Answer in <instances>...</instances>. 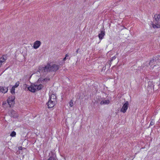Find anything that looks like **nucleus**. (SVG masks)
<instances>
[{
  "instance_id": "f257e3e1",
  "label": "nucleus",
  "mask_w": 160,
  "mask_h": 160,
  "mask_svg": "<svg viewBox=\"0 0 160 160\" xmlns=\"http://www.w3.org/2000/svg\"><path fill=\"white\" fill-rule=\"evenodd\" d=\"M152 27L154 28H160V14H155L153 17Z\"/></svg>"
},
{
  "instance_id": "f03ea898",
  "label": "nucleus",
  "mask_w": 160,
  "mask_h": 160,
  "mask_svg": "<svg viewBox=\"0 0 160 160\" xmlns=\"http://www.w3.org/2000/svg\"><path fill=\"white\" fill-rule=\"evenodd\" d=\"M50 65L49 64L44 66H39L38 68V71L40 73H42L45 76L49 72H51V70L50 69Z\"/></svg>"
},
{
  "instance_id": "7ed1b4c3",
  "label": "nucleus",
  "mask_w": 160,
  "mask_h": 160,
  "mask_svg": "<svg viewBox=\"0 0 160 160\" xmlns=\"http://www.w3.org/2000/svg\"><path fill=\"white\" fill-rule=\"evenodd\" d=\"M50 65V69L51 70V72H56L59 69L60 65L56 64H53L52 65L49 64Z\"/></svg>"
},
{
  "instance_id": "20e7f679",
  "label": "nucleus",
  "mask_w": 160,
  "mask_h": 160,
  "mask_svg": "<svg viewBox=\"0 0 160 160\" xmlns=\"http://www.w3.org/2000/svg\"><path fill=\"white\" fill-rule=\"evenodd\" d=\"M37 85L32 84L30 87L28 88V90L32 92H35L37 91Z\"/></svg>"
},
{
  "instance_id": "39448f33",
  "label": "nucleus",
  "mask_w": 160,
  "mask_h": 160,
  "mask_svg": "<svg viewBox=\"0 0 160 160\" xmlns=\"http://www.w3.org/2000/svg\"><path fill=\"white\" fill-rule=\"evenodd\" d=\"M129 105L128 101H126L123 105L122 108H121L120 111L123 113H125L127 110Z\"/></svg>"
},
{
  "instance_id": "423d86ee",
  "label": "nucleus",
  "mask_w": 160,
  "mask_h": 160,
  "mask_svg": "<svg viewBox=\"0 0 160 160\" xmlns=\"http://www.w3.org/2000/svg\"><path fill=\"white\" fill-rule=\"evenodd\" d=\"M48 108H53L55 105V102L51 100V97H49V100L47 103Z\"/></svg>"
},
{
  "instance_id": "0eeeda50",
  "label": "nucleus",
  "mask_w": 160,
  "mask_h": 160,
  "mask_svg": "<svg viewBox=\"0 0 160 160\" xmlns=\"http://www.w3.org/2000/svg\"><path fill=\"white\" fill-rule=\"evenodd\" d=\"M50 152V153H49V157L48 160H56L57 158L55 153L52 151H51Z\"/></svg>"
},
{
  "instance_id": "6e6552de",
  "label": "nucleus",
  "mask_w": 160,
  "mask_h": 160,
  "mask_svg": "<svg viewBox=\"0 0 160 160\" xmlns=\"http://www.w3.org/2000/svg\"><path fill=\"white\" fill-rule=\"evenodd\" d=\"M10 116L14 118H17L18 117V114L15 111L12 110L10 112Z\"/></svg>"
},
{
  "instance_id": "1a4fd4ad",
  "label": "nucleus",
  "mask_w": 160,
  "mask_h": 160,
  "mask_svg": "<svg viewBox=\"0 0 160 160\" xmlns=\"http://www.w3.org/2000/svg\"><path fill=\"white\" fill-rule=\"evenodd\" d=\"M103 30L101 31L100 33L98 35V37L100 40H102L103 38L104 37L105 35L104 28H103Z\"/></svg>"
},
{
  "instance_id": "9d476101",
  "label": "nucleus",
  "mask_w": 160,
  "mask_h": 160,
  "mask_svg": "<svg viewBox=\"0 0 160 160\" xmlns=\"http://www.w3.org/2000/svg\"><path fill=\"white\" fill-rule=\"evenodd\" d=\"M41 44V42L38 40L34 42L33 45V48L34 49H37L40 46Z\"/></svg>"
},
{
  "instance_id": "9b49d317",
  "label": "nucleus",
  "mask_w": 160,
  "mask_h": 160,
  "mask_svg": "<svg viewBox=\"0 0 160 160\" xmlns=\"http://www.w3.org/2000/svg\"><path fill=\"white\" fill-rule=\"evenodd\" d=\"M8 90V87L0 86V92L5 93L7 92Z\"/></svg>"
},
{
  "instance_id": "f8f14e48",
  "label": "nucleus",
  "mask_w": 160,
  "mask_h": 160,
  "mask_svg": "<svg viewBox=\"0 0 160 160\" xmlns=\"http://www.w3.org/2000/svg\"><path fill=\"white\" fill-rule=\"evenodd\" d=\"M7 55H4L2 56V57L0 58V62H4L7 59Z\"/></svg>"
},
{
  "instance_id": "ddd939ff",
  "label": "nucleus",
  "mask_w": 160,
  "mask_h": 160,
  "mask_svg": "<svg viewBox=\"0 0 160 160\" xmlns=\"http://www.w3.org/2000/svg\"><path fill=\"white\" fill-rule=\"evenodd\" d=\"M110 102V101L109 100H102L101 102H100V104L101 105H102L103 104H109Z\"/></svg>"
},
{
  "instance_id": "4468645a",
  "label": "nucleus",
  "mask_w": 160,
  "mask_h": 160,
  "mask_svg": "<svg viewBox=\"0 0 160 160\" xmlns=\"http://www.w3.org/2000/svg\"><path fill=\"white\" fill-rule=\"evenodd\" d=\"M7 103H8L10 107H11L12 105L14 103V101L11 100H8V99H7Z\"/></svg>"
},
{
  "instance_id": "2eb2a0df",
  "label": "nucleus",
  "mask_w": 160,
  "mask_h": 160,
  "mask_svg": "<svg viewBox=\"0 0 160 160\" xmlns=\"http://www.w3.org/2000/svg\"><path fill=\"white\" fill-rule=\"evenodd\" d=\"M43 86L42 84H40L39 85H37V88H36L37 90H40L43 88Z\"/></svg>"
},
{
  "instance_id": "dca6fc26",
  "label": "nucleus",
  "mask_w": 160,
  "mask_h": 160,
  "mask_svg": "<svg viewBox=\"0 0 160 160\" xmlns=\"http://www.w3.org/2000/svg\"><path fill=\"white\" fill-rule=\"evenodd\" d=\"M15 88H14V87L12 86L11 90L10 92L12 95H14L15 94Z\"/></svg>"
},
{
  "instance_id": "f3484780",
  "label": "nucleus",
  "mask_w": 160,
  "mask_h": 160,
  "mask_svg": "<svg viewBox=\"0 0 160 160\" xmlns=\"http://www.w3.org/2000/svg\"><path fill=\"white\" fill-rule=\"evenodd\" d=\"M15 99V96H12L9 97L8 99V100H11L14 101Z\"/></svg>"
},
{
  "instance_id": "a211bd4d",
  "label": "nucleus",
  "mask_w": 160,
  "mask_h": 160,
  "mask_svg": "<svg viewBox=\"0 0 160 160\" xmlns=\"http://www.w3.org/2000/svg\"><path fill=\"white\" fill-rule=\"evenodd\" d=\"M50 97H51V100L55 101L56 97L55 95L52 94Z\"/></svg>"
},
{
  "instance_id": "6ab92c4d",
  "label": "nucleus",
  "mask_w": 160,
  "mask_h": 160,
  "mask_svg": "<svg viewBox=\"0 0 160 160\" xmlns=\"http://www.w3.org/2000/svg\"><path fill=\"white\" fill-rule=\"evenodd\" d=\"M154 62V59H152L150 60L149 64V65L151 66V67L153 65Z\"/></svg>"
},
{
  "instance_id": "aec40b11",
  "label": "nucleus",
  "mask_w": 160,
  "mask_h": 160,
  "mask_svg": "<svg viewBox=\"0 0 160 160\" xmlns=\"http://www.w3.org/2000/svg\"><path fill=\"white\" fill-rule=\"evenodd\" d=\"M69 57V55H68V54H67L65 55V57L63 58V59L62 61H65L67 59H70V57H69L68 58H67V57Z\"/></svg>"
},
{
  "instance_id": "412c9836",
  "label": "nucleus",
  "mask_w": 160,
  "mask_h": 160,
  "mask_svg": "<svg viewBox=\"0 0 160 160\" xmlns=\"http://www.w3.org/2000/svg\"><path fill=\"white\" fill-rule=\"evenodd\" d=\"M16 135V132L14 131H13L12 132L10 135V136L12 137H15V136Z\"/></svg>"
},
{
  "instance_id": "4be33fe9",
  "label": "nucleus",
  "mask_w": 160,
  "mask_h": 160,
  "mask_svg": "<svg viewBox=\"0 0 160 160\" xmlns=\"http://www.w3.org/2000/svg\"><path fill=\"white\" fill-rule=\"evenodd\" d=\"M50 78H45L43 79L42 81L44 82H47L48 81H49L50 80Z\"/></svg>"
},
{
  "instance_id": "5701e85b",
  "label": "nucleus",
  "mask_w": 160,
  "mask_h": 160,
  "mask_svg": "<svg viewBox=\"0 0 160 160\" xmlns=\"http://www.w3.org/2000/svg\"><path fill=\"white\" fill-rule=\"evenodd\" d=\"M19 84H20L19 82V81H18L17 82H16L15 83V85L13 86L15 88H17L19 86Z\"/></svg>"
},
{
  "instance_id": "b1692460",
  "label": "nucleus",
  "mask_w": 160,
  "mask_h": 160,
  "mask_svg": "<svg viewBox=\"0 0 160 160\" xmlns=\"http://www.w3.org/2000/svg\"><path fill=\"white\" fill-rule=\"evenodd\" d=\"M69 106L71 107H72L73 106V103L72 101V100H71L69 103Z\"/></svg>"
},
{
  "instance_id": "393cba45",
  "label": "nucleus",
  "mask_w": 160,
  "mask_h": 160,
  "mask_svg": "<svg viewBox=\"0 0 160 160\" xmlns=\"http://www.w3.org/2000/svg\"><path fill=\"white\" fill-rule=\"evenodd\" d=\"M154 123L153 122V120L152 119L150 121V125L151 126L153 125L154 124Z\"/></svg>"
},
{
  "instance_id": "a878e982",
  "label": "nucleus",
  "mask_w": 160,
  "mask_h": 160,
  "mask_svg": "<svg viewBox=\"0 0 160 160\" xmlns=\"http://www.w3.org/2000/svg\"><path fill=\"white\" fill-rule=\"evenodd\" d=\"M116 56H114V57H113L111 59L110 63H111V62H112L113 60H114L115 59H116Z\"/></svg>"
},
{
  "instance_id": "bb28decb",
  "label": "nucleus",
  "mask_w": 160,
  "mask_h": 160,
  "mask_svg": "<svg viewBox=\"0 0 160 160\" xmlns=\"http://www.w3.org/2000/svg\"><path fill=\"white\" fill-rule=\"evenodd\" d=\"M18 149L19 150H22V146H19L18 147Z\"/></svg>"
},
{
  "instance_id": "cd10ccee",
  "label": "nucleus",
  "mask_w": 160,
  "mask_h": 160,
  "mask_svg": "<svg viewBox=\"0 0 160 160\" xmlns=\"http://www.w3.org/2000/svg\"><path fill=\"white\" fill-rule=\"evenodd\" d=\"M6 104H7V102H6L4 101V102H3L2 105L3 106H4Z\"/></svg>"
},
{
  "instance_id": "c85d7f7f",
  "label": "nucleus",
  "mask_w": 160,
  "mask_h": 160,
  "mask_svg": "<svg viewBox=\"0 0 160 160\" xmlns=\"http://www.w3.org/2000/svg\"><path fill=\"white\" fill-rule=\"evenodd\" d=\"M43 79H42V78H39V79H38V81H42V80Z\"/></svg>"
},
{
  "instance_id": "c756f323",
  "label": "nucleus",
  "mask_w": 160,
  "mask_h": 160,
  "mask_svg": "<svg viewBox=\"0 0 160 160\" xmlns=\"http://www.w3.org/2000/svg\"><path fill=\"white\" fill-rule=\"evenodd\" d=\"M79 50V48H78L77 49V50L76 51L77 53H78V51Z\"/></svg>"
},
{
  "instance_id": "7c9ffc66",
  "label": "nucleus",
  "mask_w": 160,
  "mask_h": 160,
  "mask_svg": "<svg viewBox=\"0 0 160 160\" xmlns=\"http://www.w3.org/2000/svg\"><path fill=\"white\" fill-rule=\"evenodd\" d=\"M25 85L27 86V85L26 84H25Z\"/></svg>"
}]
</instances>
